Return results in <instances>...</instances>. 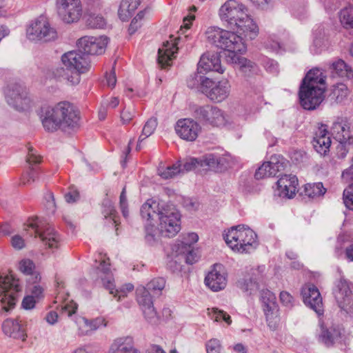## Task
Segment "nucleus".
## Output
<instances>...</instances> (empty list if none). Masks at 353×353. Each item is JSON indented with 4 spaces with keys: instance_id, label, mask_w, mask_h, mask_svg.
<instances>
[{
    "instance_id": "1",
    "label": "nucleus",
    "mask_w": 353,
    "mask_h": 353,
    "mask_svg": "<svg viewBox=\"0 0 353 353\" xmlns=\"http://www.w3.org/2000/svg\"><path fill=\"white\" fill-rule=\"evenodd\" d=\"M219 16L226 28L243 34L250 40L259 34V27L249 14L248 8L236 0L226 1L219 8Z\"/></svg>"
},
{
    "instance_id": "2",
    "label": "nucleus",
    "mask_w": 353,
    "mask_h": 353,
    "mask_svg": "<svg viewBox=\"0 0 353 353\" xmlns=\"http://www.w3.org/2000/svg\"><path fill=\"white\" fill-rule=\"evenodd\" d=\"M41 121L48 132L58 129H74L79 125V112L71 103L63 101L41 109Z\"/></svg>"
},
{
    "instance_id": "3",
    "label": "nucleus",
    "mask_w": 353,
    "mask_h": 353,
    "mask_svg": "<svg viewBox=\"0 0 353 353\" xmlns=\"http://www.w3.org/2000/svg\"><path fill=\"white\" fill-rule=\"evenodd\" d=\"M65 66L55 67L51 70L53 78L65 81L68 85H77L81 81V74L88 72L90 64L88 57L81 50H71L64 53L61 58Z\"/></svg>"
},
{
    "instance_id": "4",
    "label": "nucleus",
    "mask_w": 353,
    "mask_h": 353,
    "mask_svg": "<svg viewBox=\"0 0 353 353\" xmlns=\"http://www.w3.org/2000/svg\"><path fill=\"white\" fill-rule=\"evenodd\" d=\"M205 36L208 42L228 52V54L226 55L228 62V59H230L233 54H242L247 50L243 38L234 32L216 26H211L205 31Z\"/></svg>"
},
{
    "instance_id": "5",
    "label": "nucleus",
    "mask_w": 353,
    "mask_h": 353,
    "mask_svg": "<svg viewBox=\"0 0 353 353\" xmlns=\"http://www.w3.org/2000/svg\"><path fill=\"white\" fill-rule=\"evenodd\" d=\"M223 238L232 250L241 254L250 253L258 246L256 233L243 225L232 227L223 234Z\"/></svg>"
},
{
    "instance_id": "6",
    "label": "nucleus",
    "mask_w": 353,
    "mask_h": 353,
    "mask_svg": "<svg viewBox=\"0 0 353 353\" xmlns=\"http://www.w3.org/2000/svg\"><path fill=\"white\" fill-rule=\"evenodd\" d=\"M21 290L20 282L12 275L0 276V302L1 310L9 312L14 307L18 294Z\"/></svg>"
},
{
    "instance_id": "7",
    "label": "nucleus",
    "mask_w": 353,
    "mask_h": 353,
    "mask_svg": "<svg viewBox=\"0 0 353 353\" xmlns=\"http://www.w3.org/2000/svg\"><path fill=\"white\" fill-rule=\"evenodd\" d=\"M26 37L34 42H49L57 38V32L46 17L40 16L28 24Z\"/></svg>"
},
{
    "instance_id": "8",
    "label": "nucleus",
    "mask_w": 353,
    "mask_h": 353,
    "mask_svg": "<svg viewBox=\"0 0 353 353\" xmlns=\"http://www.w3.org/2000/svg\"><path fill=\"white\" fill-rule=\"evenodd\" d=\"M201 82L202 92L212 101L220 103L225 100L230 93L231 85L228 79H223L217 82L212 79L197 76Z\"/></svg>"
},
{
    "instance_id": "9",
    "label": "nucleus",
    "mask_w": 353,
    "mask_h": 353,
    "mask_svg": "<svg viewBox=\"0 0 353 353\" xmlns=\"http://www.w3.org/2000/svg\"><path fill=\"white\" fill-rule=\"evenodd\" d=\"M320 333L319 341L326 347L334 345H346L350 340V334L339 325L325 327L322 323H319Z\"/></svg>"
},
{
    "instance_id": "10",
    "label": "nucleus",
    "mask_w": 353,
    "mask_h": 353,
    "mask_svg": "<svg viewBox=\"0 0 353 353\" xmlns=\"http://www.w3.org/2000/svg\"><path fill=\"white\" fill-rule=\"evenodd\" d=\"M194 115L197 120L206 125L221 127L228 123L225 112L219 108L210 105L196 107Z\"/></svg>"
},
{
    "instance_id": "11",
    "label": "nucleus",
    "mask_w": 353,
    "mask_h": 353,
    "mask_svg": "<svg viewBox=\"0 0 353 353\" xmlns=\"http://www.w3.org/2000/svg\"><path fill=\"white\" fill-rule=\"evenodd\" d=\"M5 98L8 104L17 111H25L32 106V100L26 88L20 84L8 85L5 91Z\"/></svg>"
},
{
    "instance_id": "12",
    "label": "nucleus",
    "mask_w": 353,
    "mask_h": 353,
    "mask_svg": "<svg viewBox=\"0 0 353 353\" xmlns=\"http://www.w3.org/2000/svg\"><path fill=\"white\" fill-rule=\"evenodd\" d=\"M158 229L162 236L173 237L181 230V216L178 212L168 208L160 213Z\"/></svg>"
},
{
    "instance_id": "13",
    "label": "nucleus",
    "mask_w": 353,
    "mask_h": 353,
    "mask_svg": "<svg viewBox=\"0 0 353 353\" xmlns=\"http://www.w3.org/2000/svg\"><path fill=\"white\" fill-rule=\"evenodd\" d=\"M56 6L59 17L66 23H76L82 16L80 0H56Z\"/></svg>"
},
{
    "instance_id": "14",
    "label": "nucleus",
    "mask_w": 353,
    "mask_h": 353,
    "mask_svg": "<svg viewBox=\"0 0 353 353\" xmlns=\"http://www.w3.org/2000/svg\"><path fill=\"white\" fill-rule=\"evenodd\" d=\"M261 302L268 325L271 330H275L280 321L279 308L276 302V296L269 290L263 291Z\"/></svg>"
},
{
    "instance_id": "15",
    "label": "nucleus",
    "mask_w": 353,
    "mask_h": 353,
    "mask_svg": "<svg viewBox=\"0 0 353 353\" xmlns=\"http://www.w3.org/2000/svg\"><path fill=\"white\" fill-rule=\"evenodd\" d=\"M324 88L301 85L299 99L301 106L308 110L316 109L324 99Z\"/></svg>"
},
{
    "instance_id": "16",
    "label": "nucleus",
    "mask_w": 353,
    "mask_h": 353,
    "mask_svg": "<svg viewBox=\"0 0 353 353\" xmlns=\"http://www.w3.org/2000/svg\"><path fill=\"white\" fill-rule=\"evenodd\" d=\"M265 270V267L264 265L252 269L248 275L238 280L236 283L237 288L247 295L256 294L259 290Z\"/></svg>"
},
{
    "instance_id": "17",
    "label": "nucleus",
    "mask_w": 353,
    "mask_h": 353,
    "mask_svg": "<svg viewBox=\"0 0 353 353\" xmlns=\"http://www.w3.org/2000/svg\"><path fill=\"white\" fill-rule=\"evenodd\" d=\"M108 38L105 36H84L78 39L77 46L84 54H101L105 52Z\"/></svg>"
},
{
    "instance_id": "18",
    "label": "nucleus",
    "mask_w": 353,
    "mask_h": 353,
    "mask_svg": "<svg viewBox=\"0 0 353 353\" xmlns=\"http://www.w3.org/2000/svg\"><path fill=\"white\" fill-rule=\"evenodd\" d=\"M28 226L34 230L35 236H39L42 242L49 248H58V236L48 223L39 222L37 220L30 223Z\"/></svg>"
},
{
    "instance_id": "19",
    "label": "nucleus",
    "mask_w": 353,
    "mask_h": 353,
    "mask_svg": "<svg viewBox=\"0 0 353 353\" xmlns=\"http://www.w3.org/2000/svg\"><path fill=\"white\" fill-rule=\"evenodd\" d=\"M137 300L143 312L145 319L150 323H157L159 319L157 312L153 306L150 292L145 287H139L136 290Z\"/></svg>"
},
{
    "instance_id": "20",
    "label": "nucleus",
    "mask_w": 353,
    "mask_h": 353,
    "mask_svg": "<svg viewBox=\"0 0 353 353\" xmlns=\"http://www.w3.org/2000/svg\"><path fill=\"white\" fill-rule=\"evenodd\" d=\"M187 38L188 35L184 37L179 35L174 40L167 41L163 43L161 48L158 50V63L161 68H164L171 65L172 60L176 57L175 54L177 53L179 48L177 46Z\"/></svg>"
},
{
    "instance_id": "21",
    "label": "nucleus",
    "mask_w": 353,
    "mask_h": 353,
    "mask_svg": "<svg viewBox=\"0 0 353 353\" xmlns=\"http://www.w3.org/2000/svg\"><path fill=\"white\" fill-rule=\"evenodd\" d=\"M334 295L339 306L347 312L353 311V296L348 282L344 279L338 281Z\"/></svg>"
},
{
    "instance_id": "22",
    "label": "nucleus",
    "mask_w": 353,
    "mask_h": 353,
    "mask_svg": "<svg viewBox=\"0 0 353 353\" xmlns=\"http://www.w3.org/2000/svg\"><path fill=\"white\" fill-rule=\"evenodd\" d=\"M227 273L221 264H215L205 278V285L212 291L218 292L227 285Z\"/></svg>"
},
{
    "instance_id": "23",
    "label": "nucleus",
    "mask_w": 353,
    "mask_h": 353,
    "mask_svg": "<svg viewBox=\"0 0 353 353\" xmlns=\"http://www.w3.org/2000/svg\"><path fill=\"white\" fill-rule=\"evenodd\" d=\"M334 138L343 144H353V129L350 123L344 119L339 118L334 121L331 128Z\"/></svg>"
},
{
    "instance_id": "24",
    "label": "nucleus",
    "mask_w": 353,
    "mask_h": 353,
    "mask_svg": "<svg viewBox=\"0 0 353 353\" xmlns=\"http://www.w3.org/2000/svg\"><path fill=\"white\" fill-rule=\"evenodd\" d=\"M304 303L321 316L323 313L322 298L317 288L312 284L305 285L301 290Z\"/></svg>"
},
{
    "instance_id": "25",
    "label": "nucleus",
    "mask_w": 353,
    "mask_h": 353,
    "mask_svg": "<svg viewBox=\"0 0 353 353\" xmlns=\"http://www.w3.org/2000/svg\"><path fill=\"white\" fill-rule=\"evenodd\" d=\"M92 278L101 283L110 294L114 293V285L112 274L110 269V263L105 259H101L96 270L92 273Z\"/></svg>"
},
{
    "instance_id": "26",
    "label": "nucleus",
    "mask_w": 353,
    "mask_h": 353,
    "mask_svg": "<svg viewBox=\"0 0 353 353\" xmlns=\"http://www.w3.org/2000/svg\"><path fill=\"white\" fill-rule=\"evenodd\" d=\"M285 166L284 159L280 156H272L270 161L265 162L260 166L254 174L256 179L275 176Z\"/></svg>"
},
{
    "instance_id": "27",
    "label": "nucleus",
    "mask_w": 353,
    "mask_h": 353,
    "mask_svg": "<svg viewBox=\"0 0 353 353\" xmlns=\"http://www.w3.org/2000/svg\"><path fill=\"white\" fill-rule=\"evenodd\" d=\"M175 130L181 139L193 141L198 137L201 128L195 121L190 119H183L177 121Z\"/></svg>"
},
{
    "instance_id": "28",
    "label": "nucleus",
    "mask_w": 353,
    "mask_h": 353,
    "mask_svg": "<svg viewBox=\"0 0 353 353\" xmlns=\"http://www.w3.org/2000/svg\"><path fill=\"white\" fill-rule=\"evenodd\" d=\"M165 208L163 205L152 199L147 200L140 209L141 216L145 221V225L154 224L155 219H159L160 213H163Z\"/></svg>"
},
{
    "instance_id": "29",
    "label": "nucleus",
    "mask_w": 353,
    "mask_h": 353,
    "mask_svg": "<svg viewBox=\"0 0 353 353\" xmlns=\"http://www.w3.org/2000/svg\"><path fill=\"white\" fill-rule=\"evenodd\" d=\"M298 179L295 175L285 174L277 181V191L280 197L292 199L297 191Z\"/></svg>"
},
{
    "instance_id": "30",
    "label": "nucleus",
    "mask_w": 353,
    "mask_h": 353,
    "mask_svg": "<svg viewBox=\"0 0 353 353\" xmlns=\"http://www.w3.org/2000/svg\"><path fill=\"white\" fill-rule=\"evenodd\" d=\"M199 70L205 72L215 71L223 74L225 69L221 64L220 56L217 53L208 52L202 54L198 63Z\"/></svg>"
},
{
    "instance_id": "31",
    "label": "nucleus",
    "mask_w": 353,
    "mask_h": 353,
    "mask_svg": "<svg viewBox=\"0 0 353 353\" xmlns=\"http://www.w3.org/2000/svg\"><path fill=\"white\" fill-rule=\"evenodd\" d=\"M200 159V167L207 166L209 168L222 171L228 165V157L216 153L206 154Z\"/></svg>"
},
{
    "instance_id": "32",
    "label": "nucleus",
    "mask_w": 353,
    "mask_h": 353,
    "mask_svg": "<svg viewBox=\"0 0 353 353\" xmlns=\"http://www.w3.org/2000/svg\"><path fill=\"white\" fill-rule=\"evenodd\" d=\"M108 353H141L135 347L131 336H121L115 339L111 343Z\"/></svg>"
},
{
    "instance_id": "33",
    "label": "nucleus",
    "mask_w": 353,
    "mask_h": 353,
    "mask_svg": "<svg viewBox=\"0 0 353 353\" xmlns=\"http://www.w3.org/2000/svg\"><path fill=\"white\" fill-rule=\"evenodd\" d=\"M314 150L321 155H325L329 152L331 139L325 126H321L316 132L312 140Z\"/></svg>"
},
{
    "instance_id": "34",
    "label": "nucleus",
    "mask_w": 353,
    "mask_h": 353,
    "mask_svg": "<svg viewBox=\"0 0 353 353\" xmlns=\"http://www.w3.org/2000/svg\"><path fill=\"white\" fill-rule=\"evenodd\" d=\"M177 259L171 260L168 263L169 268L173 272H179L181 270L182 265L181 261L185 260L188 264H193L197 261V256L191 247L186 248H181L179 251V254L176 256Z\"/></svg>"
},
{
    "instance_id": "35",
    "label": "nucleus",
    "mask_w": 353,
    "mask_h": 353,
    "mask_svg": "<svg viewBox=\"0 0 353 353\" xmlns=\"http://www.w3.org/2000/svg\"><path fill=\"white\" fill-rule=\"evenodd\" d=\"M77 325L81 335H88L90 332L100 327L106 326V321L103 317H97L91 321L84 317H79L77 319Z\"/></svg>"
},
{
    "instance_id": "36",
    "label": "nucleus",
    "mask_w": 353,
    "mask_h": 353,
    "mask_svg": "<svg viewBox=\"0 0 353 353\" xmlns=\"http://www.w3.org/2000/svg\"><path fill=\"white\" fill-rule=\"evenodd\" d=\"M350 90L343 83L334 85L328 95L332 103L345 104L349 100Z\"/></svg>"
},
{
    "instance_id": "37",
    "label": "nucleus",
    "mask_w": 353,
    "mask_h": 353,
    "mask_svg": "<svg viewBox=\"0 0 353 353\" xmlns=\"http://www.w3.org/2000/svg\"><path fill=\"white\" fill-rule=\"evenodd\" d=\"M325 77L323 75V72L319 69H312L307 73L301 85L324 88L325 90Z\"/></svg>"
},
{
    "instance_id": "38",
    "label": "nucleus",
    "mask_w": 353,
    "mask_h": 353,
    "mask_svg": "<svg viewBox=\"0 0 353 353\" xmlns=\"http://www.w3.org/2000/svg\"><path fill=\"white\" fill-rule=\"evenodd\" d=\"M141 0H122L119 10L118 15L121 21H128L138 8Z\"/></svg>"
},
{
    "instance_id": "39",
    "label": "nucleus",
    "mask_w": 353,
    "mask_h": 353,
    "mask_svg": "<svg viewBox=\"0 0 353 353\" xmlns=\"http://www.w3.org/2000/svg\"><path fill=\"white\" fill-rule=\"evenodd\" d=\"M2 329L3 332L10 337L21 339L23 341L26 339L23 330L19 323L15 320L9 319L4 321L2 325Z\"/></svg>"
},
{
    "instance_id": "40",
    "label": "nucleus",
    "mask_w": 353,
    "mask_h": 353,
    "mask_svg": "<svg viewBox=\"0 0 353 353\" xmlns=\"http://www.w3.org/2000/svg\"><path fill=\"white\" fill-rule=\"evenodd\" d=\"M228 63L238 64L241 70L246 75H250L251 72L256 70V65L254 62L245 57H239L238 54H233L230 59H228Z\"/></svg>"
},
{
    "instance_id": "41",
    "label": "nucleus",
    "mask_w": 353,
    "mask_h": 353,
    "mask_svg": "<svg viewBox=\"0 0 353 353\" xmlns=\"http://www.w3.org/2000/svg\"><path fill=\"white\" fill-rule=\"evenodd\" d=\"M330 69L334 75L347 79L353 77V70L341 59L333 62Z\"/></svg>"
},
{
    "instance_id": "42",
    "label": "nucleus",
    "mask_w": 353,
    "mask_h": 353,
    "mask_svg": "<svg viewBox=\"0 0 353 353\" xmlns=\"http://www.w3.org/2000/svg\"><path fill=\"white\" fill-rule=\"evenodd\" d=\"M159 175L164 179H169L173 178L183 170L181 169V164L175 163L170 166H165L164 164L161 163L158 167Z\"/></svg>"
},
{
    "instance_id": "43",
    "label": "nucleus",
    "mask_w": 353,
    "mask_h": 353,
    "mask_svg": "<svg viewBox=\"0 0 353 353\" xmlns=\"http://www.w3.org/2000/svg\"><path fill=\"white\" fill-rule=\"evenodd\" d=\"M35 265L32 261L24 259L19 263V270L20 272L26 275H30L34 276L32 278V282L36 283L39 281L41 277L39 274L34 272Z\"/></svg>"
},
{
    "instance_id": "44",
    "label": "nucleus",
    "mask_w": 353,
    "mask_h": 353,
    "mask_svg": "<svg viewBox=\"0 0 353 353\" xmlns=\"http://www.w3.org/2000/svg\"><path fill=\"white\" fill-rule=\"evenodd\" d=\"M325 192L326 189L321 182L307 183L304 188L305 195L310 198H316L323 196Z\"/></svg>"
},
{
    "instance_id": "45",
    "label": "nucleus",
    "mask_w": 353,
    "mask_h": 353,
    "mask_svg": "<svg viewBox=\"0 0 353 353\" xmlns=\"http://www.w3.org/2000/svg\"><path fill=\"white\" fill-rule=\"evenodd\" d=\"M339 20L346 29L353 28V6L342 9L339 13Z\"/></svg>"
},
{
    "instance_id": "46",
    "label": "nucleus",
    "mask_w": 353,
    "mask_h": 353,
    "mask_svg": "<svg viewBox=\"0 0 353 353\" xmlns=\"http://www.w3.org/2000/svg\"><path fill=\"white\" fill-rule=\"evenodd\" d=\"M101 212L105 219L110 217L114 223H117V213L116 210L112 204V202L108 199H105L102 203Z\"/></svg>"
},
{
    "instance_id": "47",
    "label": "nucleus",
    "mask_w": 353,
    "mask_h": 353,
    "mask_svg": "<svg viewBox=\"0 0 353 353\" xmlns=\"http://www.w3.org/2000/svg\"><path fill=\"white\" fill-rule=\"evenodd\" d=\"M165 286V280L162 277H159L150 281L145 288L148 290V292H151L154 294H160Z\"/></svg>"
},
{
    "instance_id": "48",
    "label": "nucleus",
    "mask_w": 353,
    "mask_h": 353,
    "mask_svg": "<svg viewBox=\"0 0 353 353\" xmlns=\"http://www.w3.org/2000/svg\"><path fill=\"white\" fill-rule=\"evenodd\" d=\"M209 315L212 319H214L216 322L224 321L228 325L232 323L230 316L223 310L217 308H212Z\"/></svg>"
},
{
    "instance_id": "49",
    "label": "nucleus",
    "mask_w": 353,
    "mask_h": 353,
    "mask_svg": "<svg viewBox=\"0 0 353 353\" xmlns=\"http://www.w3.org/2000/svg\"><path fill=\"white\" fill-rule=\"evenodd\" d=\"M157 126V121L154 118H151L148 120L143 126L142 133L139 137V142H142L147 137L153 134Z\"/></svg>"
},
{
    "instance_id": "50",
    "label": "nucleus",
    "mask_w": 353,
    "mask_h": 353,
    "mask_svg": "<svg viewBox=\"0 0 353 353\" xmlns=\"http://www.w3.org/2000/svg\"><path fill=\"white\" fill-rule=\"evenodd\" d=\"M327 40L323 37H314L312 45L310 46V51L314 54L321 53L327 47Z\"/></svg>"
},
{
    "instance_id": "51",
    "label": "nucleus",
    "mask_w": 353,
    "mask_h": 353,
    "mask_svg": "<svg viewBox=\"0 0 353 353\" xmlns=\"http://www.w3.org/2000/svg\"><path fill=\"white\" fill-rule=\"evenodd\" d=\"M88 26L92 28H103L106 25V21L100 14H90L87 19Z\"/></svg>"
},
{
    "instance_id": "52",
    "label": "nucleus",
    "mask_w": 353,
    "mask_h": 353,
    "mask_svg": "<svg viewBox=\"0 0 353 353\" xmlns=\"http://www.w3.org/2000/svg\"><path fill=\"white\" fill-rule=\"evenodd\" d=\"M207 353H223L221 341L217 339H211L205 343Z\"/></svg>"
},
{
    "instance_id": "53",
    "label": "nucleus",
    "mask_w": 353,
    "mask_h": 353,
    "mask_svg": "<svg viewBox=\"0 0 353 353\" xmlns=\"http://www.w3.org/2000/svg\"><path fill=\"white\" fill-rule=\"evenodd\" d=\"M37 178V172L35 170L31 168L24 172L20 179V185H30L35 181Z\"/></svg>"
},
{
    "instance_id": "54",
    "label": "nucleus",
    "mask_w": 353,
    "mask_h": 353,
    "mask_svg": "<svg viewBox=\"0 0 353 353\" xmlns=\"http://www.w3.org/2000/svg\"><path fill=\"white\" fill-rule=\"evenodd\" d=\"M145 239L148 244L153 245L157 242L156 229L154 224L145 225Z\"/></svg>"
},
{
    "instance_id": "55",
    "label": "nucleus",
    "mask_w": 353,
    "mask_h": 353,
    "mask_svg": "<svg viewBox=\"0 0 353 353\" xmlns=\"http://www.w3.org/2000/svg\"><path fill=\"white\" fill-rule=\"evenodd\" d=\"M200 166V159L196 158H191L187 159L186 161L181 165V169L183 170L181 173H184L185 172H189L194 170L195 168Z\"/></svg>"
},
{
    "instance_id": "56",
    "label": "nucleus",
    "mask_w": 353,
    "mask_h": 353,
    "mask_svg": "<svg viewBox=\"0 0 353 353\" xmlns=\"http://www.w3.org/2000/svg\"><path fill=\"white\" fill-rule=\"evenodd\" d=\"M263 65L265 69L270 73L277 74L279 72V65L273 59L267 57L263 58Z\"/></svg>"
},
{
    "instance_id": "57",
    "label": "nucleus",
    "mask_w": 353,
    "mask_h": 353,
    "mask_svg": "<svg viewBox=\"0 0 353 353\" xmlns=\"http://www.w3.org/2000/svg\"><path fill=\"white\" fill-rule=\"evenodd\" d=\"M119 204L121 212L124 218L128 219L129 216V210H128V205L127 197L125 195V188L124 187L122 190V192L119 198Z\"/></svg>"
},
{
    "instance_id": "58",
    "label": "nucleus",
    "mask_w": 353,
    "mask_h": 353,
    "mask_svg": "<svg viewBox=\"0 0 353 353\" xmlns=\"http://www.w3.org/2000/svg\"><path fill=\"white\" fill-rule=\"evenodd\" d=\"M134 111L133 108H124L121 112V120L123 124L129 123L134 117Z\"/></svg>"
},
{
    "instance_id": "59",
    "label": "nucleus",
    "mask_w": 353,
    "mask_h": 353,
    "mask_svg": "<svg viewBox=\"0 0 353 353\" xmlns=\"http://www.w3.org/2000/svg\"><path fill=\"white\" fill-rule=\"evenodd\" d=\"M280 301L286 307L291 308L294 305V298L288 292L283 291L280 293Z\"/></svg>"
},
{
    "instance_id": "60",
    "label": "nucleus",
    "mask_w": 353,
    "mask_h": 353,
    "mask_svg": "<svg viewBox=\"0 0 353 353\" xmlns=\"http://www.w3.org/2000/svg\"><path fill=\"white\" fill-rule=\"evenodd\" d=\"M10 243L15 250H21L26 245L24 239L19 234L12 236Z\"/></svg>"
},
{
    "instance_id": "61",
    "label": "nucleus",
    "mask_w": 353,
    "mask_h": 353,
    "mask_svg": "<svg viewBox=\"0 0 353 353\" xmlns=\"http://www.w3.org/2000/svg\"><path fill=\"white\" fill-rule=\"evenodd\" d=\"M185 241L181 243L182 249L189 248L191 244L196 243L199 240V236L194 232L188 233L185 237Z\"/></svg>"
},
{
    "instance_id": "62",
    "label": "nucleus",
    "mask_w": 353,
    "mask_h": 353,
    "mask_svg": "<svg viewBox=\"0 0 353 353\" xmlns=\"http://www.w3.org/2000/svg\"><path fill=\"white\" fill-rule=\"evenodd\" d=\"M41 161V157L37 155V152L32 148H28L27 162L30 165L37 164Z\"/></svg>"
},
{
    "instance_id": "63",
    "label": "nucleus",
    "mask_w": 353,
    "mask_h": 353,
    "mask_svg": "<svg viewBox=\"0 0 353 353\" xmlns=\"http://www.w3.org/2000/svg\"><path fill=\"white\" fill-rule=\"evenodd\" d=\"M38 301L33 296L28 295L22 301V307L26 310L32 309Z\"/></svg>"
},
{
    "instance_id": "64",
    "label": "nucleus",
    "mask_w": 353,
    "mask_h": 353,
    "mask_svg": "<svg viewBox=\"0 0 353 353\" xmlns=\"http://www.w3.org/2000/svg\"><path fill=\"white\" fill-rule=\"evenodd\" d=\"M343 199L346 208L353 210V192L345 190L343 196Z\"/></svg>"
}]
</instances>
